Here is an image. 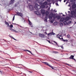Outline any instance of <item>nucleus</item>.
Wrapping results in <instances>:
<instances>
[{
	"instance_id": "nucleus-1",
	"label": "nucleus",
	"mask_w": 76,
	"mask_h": 76,
	"mask_svg": "<svg viewBox=\"0 0 76 76\" xmlns=\"http://www.w3.org/2000/svg\"><path fill=\"white\" fill-rule=\"evenodd\" d=\"M70 17L72 18H75L76 17V9H75L74 11H72L71 12Z\"/></svg>"
},
{
	"instance_id": "nucleus-2",
	"label": "nucleus",
	"mask_w": 76,
	"mask_h": 76,
	"mask_svg": "<svg viewBox=\"0 0 76 76\" xmlns=\"http://www.w3.org/2000/svg\"><path fill=\"white\" fill-rule=\"evenodd\" d=\"M47 4H48V2L47 1H45L44 3H42V2H41L40 3V5H41V7L42 9H44L45 7V6L46 5H47Z\"/></svg>"
},
{
	"instance_id": "nucleus-3",
	"label": "nucleus",
	"mask_w": 76,
	"mask_h": 76,
	"mask_svg": "<svg viewBox=\"0 0 76 76\" xmlns=\"http://www.w3.org/2000/svg\"><path fill=\"white\" fill-rule=\"evenodd\" d=\"M17 14L15 15H17V16H21V17H22L23 16V14L22 13L19 12H17L16 13Z\"/></svg>"
},
{
	"instance_id": "nucleus-4",
	"label": "nucleus",
	"mask_w": 76,
	"mask_h": 76,
	"mask_svg": "<svg viewBox=\"0 0 76 76\" xmlns=\"http://www.w3.org/2000/svg\"><path fill=\"white\" fill-rule=\"evenodd\" d=\"M53 16V14L51 13L49 15V18L50 19H51Z\"/></svg>"
},
{
	"instance_id": "nucleus-5",
	"label": "nucleus",
	"mask_w": 76,
	"mask_h": 76,
	"mask_svg": "<svg viewBox=\"0 0 76 76\" xmlns=\"http://www.w3.org/2000/svg\"><path fill=\"white\" fill-rule=\"evenodd\" d=\"M39 36L41 38H44L45 37V35L43 34H39Z\"/></svg>"
},
{
	"instance_id": "nucleus-6",
	"label": "nucleus",
	"mask_w": 76,
	"mask_h": 76,
	"mask_svg": "<svg viewBox=\"0 0 76 76\" xmlns=\"http://www.w3.org/2000/svg\"><path fill=\"white\" fill-rule=\"evenodd\" d=\"M70 18H72V17H71L70 16V15L69 17L68 16L66 17V18L65 19V20H66V21H67V20H70Z\"/></svg>"
},
{
	"instance_id": "nucleus-7",
	"label": "nucleus",
	"mask_w": 76,
	"mask_h": 76,
	"mask_svg": "<svg viewBox=\"0 0 76 76\" xmlns=\"http://www.w3.org/2000/svg\"><path fill=\"white\" fill-rule=\"evenodd\" d=\"M55 35V33H53V32H50L48 34V36H51V35Z\"/></svg>"
},
{
	"instance_id": "nucleus-8",
	"label": "nucleus",
	"mask_w": 76,
	"mask_h": 76,
	"mask_svg": "<svg viewBox=\"0 0 76 76\" xmlns=\"http://www.w3.org/2000/svg\"><path fill=\"white\" fill-rule=\"evenodd\" d=\"M29 9L31 11H32V10H34V8H33V7L32 5H29Z\"/></svg>"
},
{
	"instance_id": "nucleus-9",
	"label": "nucleus",
	"mask_w": 76,
	"mask_h": 76,
	"mask_svg": "<svg viewBox=\"0 0 76 76\" xmlns=\"http://www.w3.org/2000/svg\"><path fill=\"white\" fill-rule=\"evenodd\" d=\"M35 6H36V7H37L38 9L39 10L41 9V7L40 6L38 5V4H35Z\"/></svg>"
},
{
	"instance_id": "nucleus-10",
	"label": "nucleus",
	"mask_w": 76,
	"mask_h": 76,
	"mask_svg": "<svg viewBox=\"0 0 76 76\" xmlns=\"http://www.w3.org/2000/svg\"><path fill=\"white\" fill-rule=\"evenodd\" d=\"M41 12L42 14L44 15L45 13V11L44 9H41Z\"/></svg>"
},
{
	"instance_id": "nucleus-11",
	"label": "nucleus",
	"mask_w": 76,
	"mask_h": 76,
	"mask_svg": "<svg viewBox=\"0 0 76 76\" xmlns=\"http://www.w3.org/2000/svg\"><path fill=\"white\" fill-rule=\"evenodd\" d=\"M37 1H38V2L39 3V4H40V3L41 2H42V1H44L45 0H36Z\"/></svg>"
},
{
	"instance_id": "nucleus-12",
	"label": "nucleus",
	"mask_w": 76,
	"mask_h": 76,
	"mask_svg": "<svg viewBox=\"0 0 76 76\" xmlns=\"http://www.w3.org/2000/svg\"><path fill=\"white\" fill-rule=\"evenodd\" d=\"M10 31H13V32H16V33L18 32L16 31L15 30L12 29V28H10Z\"/></svg>"
},
{
	"instance_id": "nucleus-13",
	"label": "nucleus",
	"mask_w": 76,
	"mask_h": 76,
	"mask_svg": "<svg viewBox=\"0 0 76 76\" xmlns=\"http://www.w3.org/2000/svg\"><path fill=\"white\" fill-rule=\"evenodd\" d=\"M14 1H15V0H12L10 2V4H12L13 3H14Z\"/></svg>"
},
{
	"instance_id": "nucleus-14",
	"label": "nucleus",
	"mask_w": 76,
	"mask_h": 76,
	"mask_svg": "<svg viewBox=\"0 0 76 76\" xmlns=\"http://www.w3.org/2000/svg\"><path fill=\"white\" fill-rule=\"evenodd\" d=\"M64 18L62 17L60 20V22H63V21H64Z\"/></svg>"
},
{
	"instance_id": "nucleus-15",
	"label": "nucleus",
	"mask_w": 76,
	"mask_h": 76,
	"mask_svg": "<svg viewBox=\"0 0 76 76\" xmlns=\"http://www.w3.org/2000/svg\"><path fill=\"white\" fill-rule=\"evenodd\" d=\"M26 1H27V3H28V5H29V4H30V3L31 1V0H26Z\"/></svg>"
},
{
	"instance_id": "nucleus-16",
	"label": "nucleus",
	"mask_w": 76,
	"mask_h": 76,
	"mask_svg": "<svg viewBox=\"0 0 76 76\" xmlns=\"http://www.w3.org/2000/svg\"><path fill=\"white\" fill-rule=\"evenodd\" d=\"M43 63H44V64H46V65H47L48 66H50V64H48L47 62H43Z\"/></svg>"
},
{
	"instance_id": "nucleus-17",
	"label": "nucleus",
	"mask_w": 76,
	"mask_h": 76,
	"mask_svg": "<svg viewBox=\"0 0 76 76\" xmlns=\"http://www.w3.org/2000/svg\"><path fill=\"white\" fill-rule=\"evenodd\" d=\"M76 7V5L74 4L72 5V9H75Z\"/></svg>"
},
{
	"instance_id": "nucleus-18",
	"label": "nucleus",
	"mask_w": 76,
	"mask_h": 76,
	"mask_svg": "<svg viewBox=\"0 0 76 76\" xmlns=\"http://www.w3.org/2000/svg\"><path fill=\"white\" fill-rule=\"evenodd\" d=\"M56 18H57L58 19H60L61 18V17L58 15H57L56 17Z\"/></svg>"
},
{
	"instance_id": "nucleus-19",
	"label": "nucleus",
	"mask_w": 76,
	"mask_h": 76,
	"mask_svg": "<svg viewBox=\"0 0 76 76\" xmlns=\"http://www.w3.org/2000/svg\"><path fill=\"white\" fill-rule=\"evenodd\" d=\"M45 14L46 16H48L49 14V12H48V11H46L45 12Z\"/></svg>"
},
{
	"instance_id": "nucleus-20",
	"label": "nucleus",
	"mask_w": 76,
	"mask_h": 76,
	"mask_svg": "<svg viewBox=\"0 0 76 76\" xmlns=\"http://www.w3.org/2000/svg\"><path fill=\"white\" fill-rule=\"evenodd\" d=\"M24 51H28V52H29V53H31V54H32V52L30 50H24Z\"/></svg>"
},
{
	"instance_id": "nucleus-21",
	"label": "nucleus",
	"mask_w": 76,
	"mask_h": 76,
	"mask_svg": "<svg viewBox=\"0 0 76 76\" xmlns=\"http://www.w3.org/2000/svg\"><path fill=\"white\" fill-rule=\"evenodd\" d=\"M73 58H74V56L73 55L71 56L70 57H69V58L70 59H73Z\"/></svg>"
},
{
	"instance_id": "nucleus-22",
	"label": "nucleus",
	"mask_w": 76,
	"mask_h": 76,
	"mask_svg": "<svg viewBox=\"0 0 76 76\" xmlns=\"http://www.w3.org/2000/svg\"><path fill=\"white\" fill-rule=\"evenodd\" d=\"M5 24L7 25V26H9V24L7 22H6V21H5Z\"/></svg>"
},
{
	"instance_id": "nucleus-23",
	"label": "nucleus",
	"mask_w": 76,
	"mask_h": 76,
	"mask_svg": "<svg viewBox=\"0 0 76 76\" xmlns=\"http://www.w3.org/2000/svg\"><path fill=\"white\" fill-rule=\"evenodd\" d=\"M63 23L64 25H67V23L66 21L64 22Z\"/></svg>"
},
{
	"instance_id": "nucleus-24",
	"label": "nucleus",
	"mask_w": 76,
	"mask_h": 76,
	"mask_svg": "<svg viewBox=\"0 0 76 76\" xmlns=\"http://www.w3.org/2000/svg\"><path fill=\"white\" fill-rule=\"evenodd\" d=\"M59 25L61 26V27H62V26H63V23H59Z\"/></svg>"
},
{
	"instance_id": "nucleus-25",
	"label": "nucleus",
	"mask_w": 76,
	"mask_h": 76,
	"mask_svg": "<svg viewBox=\"0 0 76 76\" xmlns=\"http://www.w3.org/2000/svg\"><path fill=\"white\" fill-rule=\"evenodd\" d=\"M28 22L29 25H32V23H31V21H30V20H28Z\"/></svg>"
},
{
	"instance_id": "nucleus-26",
	"label": "nucleus",
	"mask_w": 76,
	"mask_h": 76,
	"mask_svg": "<svg viewBox=\"0 0 76 76\" xmlns=\"http://www.w3.org/2000/svg\"><path fill=\"white\" fill-rule=\"evenodd\" d=\"M67 37L68 38H70V34H68L67 35Z\"/></svg>"
},
{
	"instance_id": "nucleus-27",
	"label": "nucleus",
	"mask_w": 76,
	"mask_h": 76,
	"mask_svg": "<svg viewBox=\"0 0 76 76\" xmlns=\"http://www.w3.org/2000/svg\"><path fill=\"white\" fill-rule=\"evenodd\" d=\"M54 25H57V22H54Z\"/></svg>"
},
{
	"instance_id": "nucleus-28",
	"label": "nucleus",
	"mask_w": 76,
	"mask_h": 76,
	"mask_svg": "<svg viewBox=\"0 0 76 76\" xmlns=\"http://www.w3.org/2000/svg\"><path fill=\"white\" fill-rule=\"evenodd\" d=\"M61 36L59 34H58L57 36V38H60V36Z\"/></svg>"
},
{
	"instance_id": "nucleus-29",
	"label": "nucleus",
	"mask_w": 76,
	"mask_h": 76,
	"mask_svg": "<svg viewBox=\"0 0 76 76\" xmlns=\"http://www.w3.org/2000/svg\"><path fill=\"white\" fill-rule=\"evenodd\" d=\"M10 28H13V25L12 24L10 25Z\"/></svg>"
},
{
	"instance_id": "nucleus-30",
	"label": "nucleus",
	"mask_w": 76,
	"mask_h": 76,
	"mask_svg": "<svg viewBox=\"0 0 76 76\" xmlns=\"http://www.w3.org/2000/svg\"><path fill=\"white\" fill-rule=\"evenodd\" d=\"M72 23V21L70 20L68 21V23H69V24H70V23Z\"/></svg>"
},
{
	"instance_id": "nucleus-31",
	"label": "nucleus",
	"mask_w": 76,
	"mask_h": 76,
	"mask_svg": "<svg viewBox=\"0 0 76 76\" xmlns=\"http://www.w3.org/2000/svg\"><path fill=\"white\" fill-rule=\"evenodd\" d=\"M59 39H63V38L62 37V36H60V37H59Z\"/></svg>"
},
{
	"instance_id": "nucleus-32",
	"label": "nucleus",
	"mask_w": 76,
	"mask_h": 76,
	"mask_svg": "<svg viewBox=\"0 0 76 76\" xmlns=\"http://www.w3.org/2000/svg\"><path fill=\"white\" fill-rule=\"evenodd\" d=\"M45 21L46 22H47V17H45Z\"/></svg>"
},
{
	"instance_id": "nucleus-33",
	"label": "nucleus",
	"mask_w": 76,
	"mask_h": 76,
	"mask_svg": "<svg viewBox=\"0 0 76 76\" xmlns=\"http://www.w3.org/2000/svg\"><path fill=\"white\" fill-rule=\"evenodd\" d=\"M75 1V0H70V1L71 2H72V3H73V2H74V1Z\"/></svg>"
},
{
	"instance_id": "nucleus-34",
	"label": "nucleus",
	"mask_w": 76,
	"mask_h": 76,
	"mask_svg": "<svg viewBox=\"0 0 76 76\" xmlns=\"http://www.w3.org/2000/svg\"><path fill=\"white\" fill-rule=\"evenodd\" d=\"M50 67H51V68H52V69H54V68H53V67L52 66H51L50 65Z\"/></svg>"
},
{
	"instance_id": "nucleus-35",
	"label": "nucleus",
	"mask_w": 76,
	"mask_h": 76,
	"mask_svg": "<svg viewBox=\"0 0 76 76\" xmlns=\"http://www.w3.org/2000/svg\"><path fill=\"white\" fill-rule=\"evenodd\" d=\"M12 39H14V40H15V41H17V40H16V39H15L13 37H12Z\"/></svg>"
},
{
	"instance_id": "nucleus-36",
	"label": "nucleus",
	"mask_w": 76,
	"mask_h": 76,
	"mask_svg": "<svg viewBox=\"0 0 76 76\" xmlns=\"http://www.w3.org/2000/svg\"><path fill=\"white\" fill-rule=\"evenodd\" d=\"M54 43H55V44H56L57 45H58V44L57 43V42H56L55 41H54Z\"/></svg>"
},
{
	"instance_id": "nucleus-37",
	"label": "nucleus",
	"mask_w": 76,
	"mask_h": 76,
	"mask_svg": "<svg viewBox=\"0 0 76 76\" xmlns=\"http://www.w3.org/2000/svg\"><path fill=\"white\" fill-rule=\"evenodd\" d=\"M63 41H64V42H67V40H63Z\"/></svg>"
},
{
	"instance_id": "nucleus-38",
	"label": "nucleus",
	"mask_w": 76,
	"mask_h": 76,
	"mask_svg": "<svg viewBox=\"0 0 76 76\" xmlns=\"http://www.w3.org/2000/svg\"><path fill=\"white\" fill-rule=\"evenodd\" d=\"M15 16L14 15L13 18V19H12V21H13V20H14V19H15Z\"/></svg>"
},
{
	"instance_id": "nucleus-39",
	"label": "nucleus",
	"mask_w": 76,
	"mask_h": 76,
	"mask_svg": "<svg viewBox=\"0 0 76 76\" xmlns=\"http://www.w3.org/2000/svg\"><path fill=\"white\" fill-rule=\"evenodd\" d=\"M57 53H58V52H56V51H54V53H55V54Z\"/></svg>"
},
{
	"instance_id": "nucleus-40",
	"label": "nucleus",
	"mask_w": 76,
	"mask_h": 76,
	"mask_svg": "<svg viewBox=\"0 0 76 76\" xmlns=\"http://www.w3.org/2000/svg\"><path fill=\"white\" fill-rule=\"evenodd\" d=\"M35 13H36V15H38V13H38V12H37V11H36V12H35Z\"/></svg>"
},
{
	"instance_id": "nucleus-41",
	"label": "nucleus",
	"mask_w": 76,
	"mask_h": 76,
	"mask_svg": "<svg viewBox=\"0 0 76 76\" xmlns=\"http://www.w3.org/2000/svg\"><path fill=\"white\" fill-rule=\"evenodd\" d=\"M63 34L64 35H66V33H63Z\"/></svg>"
},
{
	"instance_id": "nucleus-42",
	"label": "nucleus",
	"mask_w": 76,
	"mask_h": 76,
	"mask_svg": "<svg viewBox=\"0 0 76 76\" xmlns=\"http://www.w3.org/2000/svg\"><path fill=\"white\" fill-rule=\"evenodd\" d=\"M47 41L49 42V43H50V40H47Z\"/></svg>"
},
{
	"instance_id": "nucleus-43",
	"label": "nucleus",
	"mask_w": 76,
	"mask_h": 76,
	"mask_svg": "<svg viewBox=\"0 0 76 76\" xmlns=\"http://www.w3.org/2000/svg\"><path fill=\"white\" fill-rule=\"evenodd\" d=\"M48 10H50V7H49L48 8Z\"/></svg>"
},
{
	"instance_id": "nucleus-44",
	"label": "nucleus",
	"mask_w": 76,
	"mask_h": 76,
	"mask_svg": "<svg viewBox=\"0 0 76 76\" xmlns=\"http://www.w3.org/2000/svg\"><path fill=\"white\" fill-rule=\"evenodd\" d=\"M56 4L57 6H58V3H56Z\"/></svg>"
},
{
	"instance_id": "nucleus-45",
	"label": "nucleus",
	"mask_w": 76,
	"mask_h": 76,
	"mask_svg": "<svg viewBox=\"0 0 76 76\" xmlns=\"http://www.w3.org/2000/svg\"><path fill=\"white\" fill-rule=\"evenodd\" d=\"M62 49H64V48L63 46H61Z\"/></svg>"
},
{
	"instance_id": "nucleus-46",
	"label": "nucleus",
	"mask_w": 76,
	"mask_h": 76,
	"mask_svg": "<svg viewBox=\"0 0 76 76\" xmlns=\"http://www.w3.org/2000/svg\"><path fill=\"white\" fill-rule=\"evenodd\" d=\"M68 13L69 14H70V11H68Z\"/></svg>"
},
{
	"instance_id": "nucleus-47",
	"label": "nucleus",
	"mask_w": 76,
	"mask_h": 76,
	"mask_svg": "<svg viewBox=\"0 0 76 76\" xmlns=\"http://www.w3.org/2000/svg\"><path fill=\"white\" fill-rule=\"evenodd\" d=\"M28 72H30V73H32V72H31V71H28Z\"/></svg>"
},
{
	"instance_id": "nucleus-48",
	"label": "nucleus",
	"mask_w": 76,
	"mask_h": 76,
	"mask_svg": "<svg viewBox=\"0 0 76 76\" xmlns=\"http://www.w3.org/2000/svg\"><path fill=\"white\" fill-rule=\"evenodd\" d=\"M73 60H75V61H76V60H75V59L73 58Z\"/></svg>"
},
{
	"instance_id": "nucleus-49",
	"label": "nucleus",
	"mask_w": 76,
	"mask_h": 76,
	"mask_svg": "<svg viewBox=\"0 0 76 76\" xmlns=\"http://www.w3.org/2000/svg\"><path fill=\"white\" fill-rule=\"evenodd\" d=\"M66 0H64V3H65V2H66Z\"/></svg>"
},
{
	"instance_id": "nucleus-50",
	"label": "nucleus",
	"mask_w": 76,
	"mask_h": 76,
	"mask_svg": "<svg viewBox=\"0 0 76 76\" xmlns=\"http://www.w3.org/2000/svg\"><path fill=\"white\" fill-rule=\"evenodd\" d=\"M54 11L55 12H56H56H57V11H55V10H54Z\"/></svg>"
},
{
	"instance_id": "nucleus-51",
	"label": "nucleus",
	"mask_w": 76,
	"mask_h": 76,
	"mask_svg": "<svg viewBox=\"0 0 76 76\" xmlns=\"http://www.w3.org/2000/svg\"><path fill=\"white\" fill-rule=\"evenodd\" d=\"M10 37H11V38H12V37H12V36H10Z\"/></svg>"
},
{
	"instance_id": "nucleus-52",
	"label": "nucleus",
	"mask_w": 76,
	"mask_h": 76,
	"mask_svg": "<svg viewBox=\"0 0 76 76\" xmlns=\"http://www.w3.org/2000/svg\"><path fill=\"white\" fill-rule=\"evenodd\" d=\"M67 3H68V2H67L66 4H67Z\"/></svg>"
},
{
	"instance_id": "nucleus-53",
	"label": "nucleus",
	"mask_w": 76,
	"mask_h": 76,
	"mask_svg": "<svg viewBox=\"0 0 76 76\" xmlns=\"http://www.w3.org/2000/svg\"><path fill=\"white\" fill-rule=\"evenodd\" d=\"M3 39V40H4V41H6L4 39Z\"/></svg>"
},
{
	"instance_id": "nucleus-54",
	"label": "nucleus",
	"mask_w": 76,
	"mask_h": 76,
	"mask_svg": "<svg viewBox=\"0 0 76 76\" xmlns=\"http://www.w3.org/2000/svg\"><path fill=\"white\" fill-rule=\"evenodd\" d=\"M59 1H60V2H61V0H59Z\"/></svg>"
},
{
	"instance_id": "nucleus-55",
	"label": "nucleus",
	"mask_w": 76,
	"mask_h": 76,
	"mask_svg": "<svg viewBox=\"0 0 76 76\" xmlns=\"http://www.w3.org/2000/svg\"><path fill=\"white\" fill-rule=\"evenodd\" d=\"M30 33H31V34H32V33L30 31Z\"/></svg>"
},
{
	"instance_id": "nucleus-56",
	"label": "nucleus",
	"mask_w": 76,
	"mask_h": 76,
	"mask_svg": "<svg viewBox=\"0 0 76 76\" xmlns=\"http://www.w3.org/2000/svg\"><path fill=\"white\" fill-rule=\"evenodd\" d=\"M46 34L47 35V32H45Z\"/></svg>"
},
{
	"instance_id": "nucleus-57",
	"label": "nucleus",
	"mask_w": 76,
	"mask_h": 76,
	"mask_svg": "<svg viewBox=\"0 0 76 76\" xmlns=\"http://www.w3.org/2000/svg\"><path fill=\"white\" fill-rule=\"evenodd\" d=\"M66 64H67V65H69V64H66Z\"/></svg>"
},
{
	"instance_id": "nucleus-58",
	"label": "nucleus",
	"mask_w": 76,
	"mask_h": 76,
	"mask_svg": "<svg viewBox=\"0 0 76 76\" xmlns=\"http://www.w3.org/2000/svg\"><path fill=\"white\" fill-rule=\"evenodd\" d=\"M65 13H66V15H67V13L66 12H65Z\"/></svg>"
},
{
	"instance_id": "nucleus-59",
	"label": "nucleus",
	"mask_w": 76,
	"mask_h": 76,
	"mask_svg": "<svg viewBox=\"0 0 76 76\" xmlns=\"http://www.w3.org/2000/svg\"><path fill=\"white\" fill-rule=\"evenodd\" d=\"M20 26V27H22V26Z\"/></svg>"
},
{
	"instance_id": "nucleus-60",
	"label": "nucleus",
	"mask_w": 76,
	"mask_h": 76,
	"mask_svg": "<svg viewBox=\"0 0 76 76\" xmlns=\"http://www.w3.org/2000/svg\"><path fill=\"white\" fill-rule=\"evenodd\" d=\"M51 10H53V9H52Z\"/></svg>"
},
{
	"instance_id": "nucleus-61",
	"label": "nucleus",
	"mask_w": 76,
	"mask_h": 76,
	"mask_svg": "<svg viewBox=\"0 0 76 76\" xmlns=\"http://www.w3.org/2000/svg\"><path fill=\"white\" fill-rule=\"evenodd\" d=\"M66 59H69V58H66Z\"/></svg>"
},
{
	"instance_id": "nucleus-62",
	"label": "nucleus",
	"mask_w": 76,
	"mask_h": 76,
	"mask_svg": "<svg viewBox=\"0 0 76 76\" xmlns=\"http://www.w3.org/2000/svg\"><path fill=\"white\" fill-rule=\"evenodd\" d=\"M69 6H70V5H69Z\"/></svg>"
},
{
	"instance_id": "nucleus-63",
	"label": "nucleus",
	"mask_w": 76,
	"mask_h": 76,
	"mask_svg": "<svg viewBox=\"0 0 76 76\" xmlns=\"http://www.w3.org/2000/svg\"><path fill=\"white\" fill-rule=\"evenodd\" d=\"M21 31H22V30H20Z\"/></svg>"
},
{
	"instance_id": "nucleus-64",
	"label": "nucleus",
	"mask_w": 76,
	"mask_h": 76,
	"mask_svg": "<svg viewBox=\"0 0 76 76\" xmlns=\"http://www.w3.org/2000/svg\"><path fill=\"white\" fill-rule=\"evenodd\" d=\"M53 22H52V23H53Z\"/></svg>"
}]
</instances>
